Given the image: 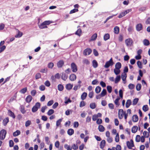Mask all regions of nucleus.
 I'll list each match as a JSON object with an SVG mask.
<instances>
[{"label": "nucleus", "mask_w": 150, "mask_h": 150, "mask_svg": "<svg viewBox=\"0 0 150 150\" xmlns=\"http://www.w3.org/2000/svg\"><path fill=\"white\" fill-rule=\"evenodd\" d=\"M121 67V64L120 62L116 63L115 65V68L114 69V72L116 75H117L120 72V69Z\"/></svg>", "instance_id": "f257e3e1"}, {"label": "nucleus", "mask_w": 150, "mask_h": 150, "mask_svg": "<svg viewBox=\"0 0 150 150\" xmlns=\"http://www.w3.org/2000/svg\"><path fill=\"white\" fill-rule=\"evenodd\" d=\"M52 23V22L50 21H46L41 23L38 24V26L39 28L41 29L46 28H47V25H48Z\"/></svg>", "instance_id": "f03ea898"}, {"label": "nucleus", "mask_w": 150, "mask_h": 150, "mask_svg": "<svg viewBox=\"0 0 150 150\" xmlns=\"http://www.w3.org/2000/svg\"><path fill=\"white\" fill-rule=\"evenodd\" d=\"M6 134V131L3 129L0 131V139L1 140H3L5 138Z\"/></svg>", "instance_id": "7ed1b4c3"}, {"label": "nucleus", "mask_w": 150, "mask_h": 150, "mask_svg": "<svg viewBox=\"0 0 150 150\" xmlns=\"http://www.w3.org/2000/svg\"><path fill=\"white\" fill-rule=\"evenodd\" d=\"M125 42L126 45L128 47H130L133 45V41L130 38L125 40Z\"/></svg>", "instance_id": "20e7f679"}, {"label": "nucleus", "mask_w": 150, "mask_h": 150, "mask_svg": "<svg viewBox=\"0 0 150 150\" xmlns=\"http://www.w3.org/2000/svg\"><path fill=\"white\" fill-rule=\"evenodd\" d=\"M113 64L114 63L112 61V58H111L109 61L106 62L104 65V67L105 68H108L110 66H112Z\"/></svg>", "instance_id": "39448f33"}, {"label": "nucleus", "mask_w": 150, "mask_h": 150, "mask_svg": "<svg viewBox=\"0 0 150 150\" xmlns=\"http://www.w3.org/2000/svg\"><path fill=\"white\" fill-rule=\"evenodd\" d=\"M74 6L75 8L70 11L69 12V13L70 14L75 13L78 11V8L79 6V5L77 4H75L74 5Z\"/></svg>", "instance_id": "423d86ee"}, {"label": "nucleus", "mask_w": 150, "mask_h": 150, "mask_svg": "<svg viewBox=\"0 0 150 150\" xmlns=\"http://www.w3.org/2000/svg\"><path fill=\"white\" fill-rule=\"evenodd\" d=\"M40 106V104L39 103H37L32 108V111L33 112H36Z\"/></svg>", "instance_id": "0eeeda50"}, {"label": "nucleus", "mask_w": 150, "mask_h": 150, "mask_svg": "<svg viewBox=\"0 0 150 150\" xmlns=\"http://www.w3.org/2000/svg\"><path fill=\"white\" fill-rule=\"evenodd\" d=\"M71 67L72 71L73 72H75L77 71V67L75 63H72L71 64Z\"/></svg>", "instance_id": "6e6552de"}, {"label": "nucleus", "mask_w": 150, "mask_h": 150, "mask_svg": "<svg viewBox=\"0 0 150 150\" xmlns=\"http://www.w3.org/2000/svg\"><path fill=\"white\" fill-rule=\"evenodd\" d=\"M125 113V112H124L123 110H119L118 111V117L120 119H122Z\"/></svg>", "instance_id": "1a4fd4ad"}, {"label": "nucleus", "mask_w": 150, "mask_h": 150, "mask_svg": "<svg viewBox=\"0 0 150 150\" xmlns=\"http://www.w3.org/2000/svg\"><path fill=\"white\" fill-rule=\"evenodd\" d=\"M127 146L129 149H131L134 146L133 142L132 139L127 142Z\"/></svg>", "instance_id": "9d476101"}, {"label": "nucleus", "mask_w": 150, "mask_h": 150, "mask_svg": "<svg viewBox=\"0 0 150 150\" xmlns=\"http://www.w3.org/2000/svg\"><path fill=\"white\" fill-rule=\"evenodd\" d=\"M64 64V61L63 60L59 61L57 63V66L58 68H62Z\"/></svg>", "instance_id": "9b49d317"}, {"label": "nucleus", "mask_w": 150, "mask_h": 150, "mask_svg": "<svg viewBox=\"0 0 150 150\" xmlns=\"http://www.w3.org/2000/svg\"><path fill=\"white\" fill-rule=\"evenodd\" d=\"M91 50L89 48H87L85 49L83 52V54L85 55H88L91 52Z\"/></svg>", "instance_id": "f8f14e48"}, {"label": "nucleus", "mask_w": 150, "mask_h": 150, "mask_svg": "<svg viewBox=\"0 0 150 150\" xmlns=\"http://www.w3.org/2000/svg\"><path fill=\"white\" fill-rule=\"evenodd\" d=\"M122 79L124 84L126 83V78L127 77L126 74L125 73L123 72L122 74L121 75Z\"/></svg>", "instance_id": "ddd939ff"}, {"label": "nucleus", "mask_w": 150, "mask_h": 150, "mask_svg": "<svg viewBox=\"0 0 150 150\" xmlns=\"http://www.w3.org/2000/svg\"><path fill=\"white\" fill-rule=\"evenodd\" d=\"M69 79L71 81H74L76 79V76L74 74H71L69 77Z\"/></svg>", "instance_id": "4468645a"}, {"label": "nucleus", "mask_w": 150, "mask_h": 150, "mask_svg": "<svg viewBox=\"0 0 150 150\" xmlns=\"http://www.w3.org/2000/svg\"><path fill=\"white\" fill-rule=\"evenodd\" d=\"M73 85L70 83L67 84L65 86V88L67 90H70L72 88Z\"/></svg>", "instance_id": "2eb2a0df"}, {"label": "nucleus", "mask_w": 150, "mask_h": 150, "mask_svg": "<svg viewBox=\"0 0 150 150\" xmlns=\"http://www.w3.org/2000/svg\"><path fill=\"white\" fill-rule=\"evenodd\" d=\"M142 29V25L141 23L137 24L136 26V29L137 31H139Z\"/></svg>", "instance_id": "dca6fc26"}, {"label": "nucleus", "mask_w": 150, "mask_h": 150, "mask_svg": "<svg viewBox=\"0 0 150 150\" xmlns=\"http://www.w3.org/2000/svg\"><path fill=\"white\" fill-rule=\"evenodd\" d=\"M66 73L62 72V74L61 78L64 81H66L67 79L68 76Z\"/></svg>", "instance_id": "f3484780"}, {"label": "nucleus", "mask_w": 150, "mask_h": 150, "mask_svg": "<svg viewBox=\"0 0 150 150\" xmlns=\"http://www.w3.org/2000/svg\"><path fill=\"white\" fill-rule=\"evenodd\" d=\"M23 35V33L22 32L18 30H17V33L15 36L16 38H19L21 37Z\"/></svg>", "instance_id": "a211bd4d"}, {"label": "nucleus", "mask_w": 150, "mask_h": 150, "mask_svg": "<svg viewBox=\"0 0 150 150\" xmlns=\"http://www.w3.org/2000/svg\"><path fill=\"white\" fill-rule=\"evenodd\" d=\"M97 37V34L96 33L94 34L91 37L90 41H93L95 40Z\"/></svg>", "instance_id": "6ab92c4d"}, {"label": "nucleus", "mask_w": 150, "mask_h": 150, "mask_svg": "<svg viewBox=\"0 0 150 150\" xmlns=\"http://www.w3.org/2000/svg\"><path fill=\"white\" fill-rule=\"evenodd\" d=\"M105 141L104 140H102L100 142V146L101 149H103L105 147Z\"/></svg>", "instance_id": "aec40b11"}, {"label": "nucleus", "mask_w": 150, "mask_h": 150, "mask_svg": "<svg viewBox=\"0 0 150 150\" xmlns=\"http://www.w3.org/2000/svg\"><path fill=\"white\" fill-rule=\"evenodd\" d=\"M114 33L117 34L119 33L120 29L119 27L117 26H115L114 28Z\"/></svg>", "instance_id": "412c9836"}, {"label": "nucleus", "mask_w": 150, "mask_h": 150, "mask_svg": "<svg viewBox=\"0 0 150 150\" xmlns=\"http://www.w3.org/2000/svg\"><path fill=\"white\" fill-rule=\"evenodd\" d=\"M132 120L134 122H136L138 120V117L137 115H133L132 117Z\"/></svg>", "instance_id": "4be33fe9"}, {"label": "nucleus", "mask_w": 150, "mask_h": 150, "mask_svg": "<svg viewBox=\"0 0 150 150\" xmlns=\"http://www.w3.org/2000/svg\"><path fill=\"white\" fill-rule=\"evenodd\" d=\"M8 115L13 118H15V116L14 113L10 110H8Z\"/></svg>", "instance_id": "5701e85b"}, {"label": "nucleus", "mask_w": 150, "mask_h": 150, "mask_svg": "<svg viewBox=\"0 0 150 150\" xmlns=\"http://www.w3.org/2000/svg\"><path fill=\"white\" fill-rule=\"evenodd\" d=\"M138 130V127L137 126H133L132 129V133H135Z\"/></svg>", "instance_id": "b1692460"}, {"label": "nucleus", "mask_w": 150, "mask_h": 150, "mask_svg": "<svg viewBox=\"0 0 150 150\" xmlns=\"http://www.w3.org/2000/svg\"><path fill=\"white\" fill-rule=\"evenodd\" d=\"M67 133L69 135L71 136L74 133V130L72 129H69L68 130Z\"/></svg>", "instance_id": "393cba45"}, {"label": "nucleus", "mask_w": 150, "mask_h": 150, "mask_svg": "<svg viewBox=\"0 0 150 150\" xmlns=\"http://www.w3.org/2000/svg\"><path fill=\"white\" fill-rule=\"evenodd\" d=\"M20 131L19 130H17L13 132V137H16L19 135L20 134Z\"/></svg>", "instance_id": "a878e982"}, {"label": "nucleus", "mask_w": 150, "mask_h": 150, "mask_svg": "<svg viewBox=\"0 0 150 150\" xmlns=\"http://www.w3.org/2000/svg\"><path fill=\"white\" fill-rule=\"evenodd\" d=\"M8 122V117H6L4 119L3 121V124L4 126H6Z\"/></svg>", "instance_id": "bb28decb"}, {"label": "nucleus", "mask_w": 150, "mask_h": 150, "mask_svg": "<svg viewBox=\"0 0 150 150\" xmlns=\"http://www.w3.org/2000/svg\"><path fill=\"white\" fill-rule=\"evenodd\" d=\"M131 103V101L130 100H127L125 106L126 108H127L129 107Z\"/></svg>", "instance_id": "cd10ccee"}, {"label": "nucleus", "mask_w": 150, "mask_h": 150, "mask_svg": "<svg viewBox=\"0 0 150 150\" xmlns=\"http://www.w3.org/2000/svg\"><path fill=\"white\" fill-rule=\"evenodd\" d=\"M32 99V98L30 95H28L26 98V100L27 103H30Z\"/></svg>", "instance_id": "c85d7f7f"}, {"label": "nucleus", "mask_w": 150, "mask_h": 150, "mask_svg": "<svg viewBox=\"0 0 150 150\" xmlns=\"http://www.w3.org/2000/svg\"><path fill=\"white\" fill-rule=\"evenodd\" d=\"M110 38V35L108 33L105 34L103 36V39L105 41H106L109 39Z\"/></svg>", "instance_id": "c756f323"}, {"label": "nucleus", "mask_w": 150, "mask_h": 150, "mask_svg": "<svg viewBox=\"0 0 150 150\" xmlns=\"http://www.w3.org/2000/svg\"><path fill=\"white\" fill-rule=\"evenodd\" d=\"M98 129L100 132H103L105 130L104 127L101 125H100L98 126Z\"/></svg>", "instance_id": "7c9ffc66"}, {"label": "nucleus", "mask_w": 150, "mask_h": 150, "mask_svg": "<svg viewBox=\"0 0 150 150\" xmlns=\"http://www.w3.org/2000/svg\"><path fill=\"white\" fill-rule=\"evenodd\" d=\"M106 93L107 91L105 89H104L102 91L100 94V95L101 97H103L106 95Z\"/></svg>", "instance_id": "2f4dec72"}, {"label": "nucleus", "mask_w": 150, "mask_h": 150, "mask_svg": "<svg viewBox=\"0 0 150 150\" xmlns=\"http://www.w3.org/2000/svg\"><path fill=\"white\" fill-rule=\"evenodd\" d=\"M144 45L145 46H148L150 44L149 40L147 39H144L143 41Z\"/></svg>", "instance_id": "473e14b6"}, {"label": "nucleus", "mask_w": 150, "mask_h": 150, "mask_svg": "<svg viewBox=\"0 0 150 150\" xmlns=\"http://www.w3.org/2000/svg\"><path fill=\"white\" fill-rule=\"evenodd\" d=\"M87 94L86 93L84 92L83 93L81 96V98L82 100H85L87 96Z\"/></svg>", "instance_id": "72a5a7b5"}, {"label": "nucleus", "mask_w": 150, "mask_h": 150, "mask_svg": "<svg viewBox=\"0 0 150 150\" xmlns=\"http://www.w3.org/2000/svg\"><path fill=\"white\" fill-rule=\"evenodd\" d=\"M120 79V75L117 76L114 81V83H118Z\"/></svg>", "instance_id": "f704fd0d"}, {"label": "nucleus", "mask_w": 150, "mask_h": 150, "mask_svg": "<svg viewBox=\"0 0 150 150\" xmlns=\"http://www.w3.org/2000/svg\"><path fill=\"white\" fill-rule=\"evenodd\" d=\"M101 90V88L99 86H97L95 89V91L96 93H99Z\"/></svg>", "instance_id": "c9c22d12"}, {"label": "nucleus", "mask_w": 150, "mask_h": 150, "mask_svg": "<svg viewBox=\"0 0 150 150\" xmlns=\"http://www.w3.org/2000/svg\"><path fill=\"white\" fill-rule=\"evenodd\" d=\"M142 109L144 112H146L148 110L149 108L147 105H145L143 106Z\"/></svg>", "instance_id": "e433bc0d"}, {"label": "nucleus", "mask_w": 150, "mask_h": 150, "mask_svg": "<svg viewBox=\"0 0 150 150\" xmlns=\"http://www.w3.org/2000/svg\"><path fill=\"white\" fill-rule=\"evenodd\" d=\"M27 90V87H25L21 90L19 92L22 94H24L26 93Z\"/></svg>", "instance_id": "4c0bfd02"}, {"label": "nucleus", "mask_w": 150, "mask_h": 150, "mask_svg": "<svg viewBox=\"0 0 150 150\" xmlns=\"http://www.w3.org/2000/svg\"><path fill=\"white\" fill-rule=\"evenodd\" d=\"M82 33L81 30V29H79L76 32V34L77 35L80 36L81 35Z\"/></svg>", "instance_id": "58836bf2"}, {"label": "nucleus", "mask_w": 150, "mask_h": 150, "mask_svg": "<svg viewBox=\"0 0 150 150\" xmlns=\"http://www.w3.org/2000/svg\"><path fill=\"white\" fill-rule=\"evenodd\" d=\"M57 87L58 90L60 91H62L64 89L63 86L61 84H59L58 85Z\"/></svg>", "instance_id": "ea45409f"}, {"label": "nucleus", "mask_w": 150, "mask_h": 150, "mask_svg": "<svg viewBox=\"0 0 150 150\" xmlns=\"http://www.w3.org/2000/svg\"><path fill=\"white\" fill-rule=\"evenodd\" d=\"M143 136L145 138H148L149 136V133L146 131H144L143 132Z\"/></svg>", "instance_id": "a19ab883"}, {"label": "nucleus", "mask_w": 150, "mask_h": 150, "mask_svg": "<svg viewBox=\"0 0 150 150\" xmlns=\"http://www.w3.org/2000/svg\"><path fill=\"white\" fill-rule=\"evenodd\" d=\"M64 147L67 150H71V147L70 146L67 144H65Z\"/></svg>", "instance_id": "79ce46f5"}, {"label": "nucleus", "mask_w": 150, "mask_h": 150, "mask_svg": "<svg viewBox=\"0 0 150 150\" xmlns=\"http://www.w3.org/2000/svg\"><path fill=\"white\" fill-rule=\"evenodd\" d=\"M119 134H117L116 135L115 138V141L116 142H118L119 141Z\"/></svg>", "instance_id": "37998d69"}, {"label": "nucleus", "mask_w": 150, "mask_h": 150, "mask_svg": "<svg viewBox=\"0 0 150 150\" xmlns=\"http://www.w3.org/2000/svg\"><path fill=\"white\" fill-rule=\"evenodd\" d=\"M141 88V85L140 83H138L136 86V89L137 91H139Z\"/></svg>", "instance_id": "c03bdc74"}, {"label": "nucleus", "mask_w": 150, "mask_h": 150, "mask_svg": "<svg viewBox=\"0 0 150 150\" xmlns=\"http://www.w3.org/2000/svg\"><path fill=\"white\" fill-rule=\"evenodd\" d=\"M135 87V86L134 84L132 83H130L128 86V87L129 89L132 90Z\"/></svg>", "instance_id": "a18cd8bd"}, {"label": "nucleus", "mask_w": 150, "mask_h": 150, "mask_svg": "<svg viewBox=\"0 0 150 150\" xmlns=\"http://www.w3.org/2000/svg\"><path fill=\"white\" fill-rule=\"evenodd\" d=\"M141 137L139 135H137L136 136L135 140L137 142H139L140 141Z\"/></svg>", "instance_id": "49530a36"}, {"label": "nucleus", "mask_w": 150, "mask_h": 150, "mask_svg": "<svg viewBox=\"0 0 150 150\" xmlns=\"http://www.w3.org/2000/svg\"><path fill=\"white\" fill-rule=\"evenodd\" d=\"M90 106L91 109H94L96 108V106L95 103H90Z\"/></svg>", "instance_id": "de8ad7c7"}, {"label": "nucleus", "mask_w": 150, "mask_h": 150, "mask_svg": "<svg viewBox=\"0 0 150 150\" xmlns=\"http://www.w3.org/2000/svg\"><path fill=\"white\" fill-rule=\"evenodd\" d=\"M93 66L94 68H96L98 66V63L95 60H93L92 62Z\"/></svg>", "instance_id": "09e8293b"}, {"label": "nucleus", "mask_w": 150, "mask_h": 150, "mask_svg": "<svg viewBox=\"0 0 150 150\" xmlns=\"http://www.w3.org/2000/svg\"><path fill=\"white\" fill-rule=\"evenodd\" d=\"M120 98L119 97L117 98L114 101L115 104L117 106H118L119 105V100H120Z\"/></svg>", "instance_id": "8fccbe9b"}, {"label": "nucleus", "mask_w": 150, "mask_h": 150, "mask_svg": "<svg viewBox=\"0 0 150 150\" xmlns=\"http://www.w3.org/2000/svg\"><path fill=\"white\" fill-rule=\"evenodd\" d=\"M137 64L138 67L140 69H142V66L141 62L138 61L137 62Z\"/></svg>", "instance_id": "3c124183"}, {"label": "nucleus", "mask_w": 150, "mask_h": 150, "mask_svg": "<svg viewBox=\"0 0 150 150\" xmlns=\"http://www.w3.org/2000/svg\"><path fill=\"white\" fill-rule=\"evenodd\" d=\"M54 66V64L52 62H50L48 64V67L51 69H52Z\"/></svg>", "instance_id": "603ef678"}, {"label": "nucleus", "mask_w": 150, "mask_h": 150, "mask_svg": "<svg viewBox=\"0 0 150 150\" xmlns=\"http://www.w3.org/2000/svg\"><path fill=\"white\" fill-rule=\"evenodd\" d=\"M107 89L108 92L110 93L112 91V87L111 86H108L107 87Z\"/></svg>", "instance_id": "864d4df0"}, {"label": "nucleus", "mask_w": 150, "mask_h": 150, "mask_svg": "<svg viewBox=\"0 0 150 150\" xmlns=\"http://www.w3.org/2000/svg\"><path fill=\"white\" fill-rule=\"evenodd\" d=\"M54 112V110L52 109H50L47 112V114L48 115H50L53 114Z\"/></svg>", "instance_id": "5fc2aeb1"}, {"label": "nucleus", "mask_w": 150, "mask_h": 150, "mask_svg": "<svg viewBox=\"0 0 150 150\" xmlns=\"http://www.w3.org/2000/svg\"><path fill=\"white\" fill-rule=\"evenodd\" d=\"M112 133L113 135H116L117 134H119L117 132V130L115 129H113L112 131Z\"/></svg>", "instance_id": "6e6d98bb"}, {"label": "nucleus", "mask_w": 150, "mask_h": 150, "mask_svg": "<svg viewBox=\"0 0 150 150\" xmlns=\"http://www.w3.org/2000/svg\"><path fill=\"white\" fill-rule=\"evenodd\" d=\"M107 140L108 142L109 143L112 142L113 141L112 138L110 137H107Z\"/></svg>", "instance_id": "4d7b16f0"}, {"label": "nucleus", "mask_w": 150, "mask_h": 150, "mask_svg": "<svg viewBox=\"0 0 150 150\" xmlns=\"http://www.w3.org/2000/svg\"><path fill=\"white\" fill-rule=\"evenodd\" d=\"M6 46L5 45H3L0 47V53L3 52L6 49Z\"/></svg>", "instance_id": "13d9d810"}, {"label": "nucleus", "mask_w": 150, "mask_h": 150, "mask_svg": "<svg viewBox=\"0 0 150 150\" xmlns=\"http://www.w3.org/2000/svg\"><path fill=\"white\" fill-rule=\"evenodd\" d=\"M31 122L30 120H28L25 123V126L26 127H27L29 126L31 124Z\"/></svg>", "instance_id": "bf43d9fd"}, {"label": "nucleus", "mask_w": 150, "mask_h": 150, "mask_svg": "<svg viewBox=\"0 0 150 150\" xmlns=\"http://www.w3.org/2000/svg\"><path fill=\"white\" fill-rule=\"evenodd\" d=\"M138 100L139 99L138 98H135L134 99L133 101V104L134 105H136L138 102Z\"/></svg>", "instance_id": "052dcab7"}, {"label": "nucleus", "mask_w": 150, "mask_h": 150, "mask_svg": "<svg viewBox=\"0 0 150 150\" xmlns=\"http://www.w3.org/2000/svg\"><path fill=\"white\" fill-rule=\"evenodd\" d=\"M41 77V75L40 73L37 74L35 76V78L37 79L40 78Z\"/></svg>", "instance_id": "680f3d73"}, {"label": "nucleus", "mask_w": 150, "mask_h": 150, "mask_svg": "<svg viewBox=\"0 0 150 150\" xmlns=\"http://www.w3.org/2000/svg\"><path fill=\"white\" fill-rule=\"evenodd\" d=\"M5 25L3 23L0 24V30H3L5 28Z\"/></svg>", "instance_id": "e2e57ef3"}, {"label": "nucleus", "mask_w": 150, "mask_h": 150, "mask_svg": "<svg viewBox=\"0 0 150 150\" xmlns=\"http://www.w3.org/2000/svg\"><path fill=\"white\" fill-rule=\"evenodd\" d=\"M72 148L74 150H76L78 148V146L76 144H73L72 146Z\"/></svg>", "instance_id": "0e129e2a"}, {"label": "nucleus", "mask_w": 150, "mask_h": 150, "mask_svg": "<svg viewBox=\"0 0 150 150\" xmlns=\"http://www.w3.org/2000/svg\"><path fill=\"white\" fill-rule=\"evenodd\" d=\"M85 103L83 101H81L80 103L79 106L80 107H82L85 105Z\"/></svg>", "instance_id": "69168bd1"}, {"label": "nucleus", "mask_w": 150, "mask_h": 150, "mask_svg": "<svg viewBox=\"0 0 150 150\" xmlns=\"http://www.w3.org/2000/svg\"><path fill=\"white\" fill-rule=\"evenodd\" d=\"M14 145V143L12 140H10L9 141V146L10 147L13 146Z\"/></svg>", "instance_id": "338daca9"}, {"label": "nucleus", "mask_w": 150, "mask_h": 150, "mask_svg": "<svg viewBox=\"0 0 150 150\" xmlns=\"http://www.w3.org/2000/svg\"><path fill=\"white\" fill-rule=\"evenodd\" d=\"M40 90L41 91H43L45 89V87L43 85H41L39 87Z\"/></svg>", "instance_id": "774afa93"}]
</instances>
